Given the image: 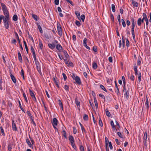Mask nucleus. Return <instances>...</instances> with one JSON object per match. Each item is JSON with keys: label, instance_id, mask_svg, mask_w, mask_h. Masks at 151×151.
Wrapping results in <instances>:
<instances>
[{"label": "nucleus", "instance_id": "f257e3e1", "mask_svg": "<svg viewBox=\"0 0 151 151\" xmlns=\"http://www.w3.org/2000/svg\"><path fill=\"white\" fill-rule=\"evenodd\" d=\"M83 44L84 47L88 50L90 49V48L87 45V39L84 38L83 40Z\"/></svg>", "mask_w": 151, "mask_h": 151}, {"label": "nucleus", "instance_id": "0eeeda50", "mask_svg": "<svg viewBox=\"0 0 151 151\" xmlns=\"http://www.w3.org/2000/svg\"><path fill=\"white\" fill-rule=\"evenodd\" d=\"M69 139L71 144H73V143H74V139L72 136L70 135L69 137Z\"/></svg>", "mask_w": 151, "mask_h": 151}, {"label": "nucleus", "instance_id": "39448f33", "mask_svg": "<svg viewBox=\"0 0 151 151\" xmlns=\"http://www.w3.org/2000/svg\"><path fill=\"white\" fill-rule=\"evenodd\" d=\"M76 81V83L78 84H80L81 83L80 79L79 77L76 76L74 79Z\"/></svg>", "mask_w": 151, "mask_h": 151}, {"label": "nucleus", "instance_id": "e433bc0d", "mask_svg": "<svg viewBox=\"0 0 151 151\" xmlns=\"http://www.w3.org/2000/svg\"><path fill=\"white\" fill-rule=\"evenodd\" d=\"M75 23L76 25L78 27H80L81 25V24L80 22L77 20L76 21Z\"/></svg>", "mask_w": 151, "mask_h": 151}, {"label": "nucleus", "instance_id": "b1692460", "mask_svg": "<svg viewBox=\"0 0 151 151\" xmlns=\"http://www.w3.org/2000/svg\"><path fill=\"white\" fill-rule=\"evenodd\" d=\"M10 19V17H5L3 19V22H9V20Z\"/></svg>", "mask_w": 151, "mask_h": 151}, {"label": "nucleus", "instance_id": "e2e57ef3", "mask_svg": "<svg viewBox=\"0 0 151 151\" xmlns=\"http://www.w3.org/2000/svg\"><path fill=\"white\" fill-rule=\"evenodd\" d=\"M143 19H145L147 18V16L145 13H143Z\"/></svg>", "mask_w": 151, "mask_h": 151}, {"label": "nucleus", "instance_id": "c756f323", "mask_svg": "<svg viewBox=\"0 0 151 151\" xmlns=\"http://www.w3.org/2000/svg\"><path fill=\"white\" fill-rule=\"evenodd\" d=\"M118 135L121 138H123L124 137V135L123 134H122L120 132H119L117 133Z\"/></svg>", "mask_w": 151, "mask_h": 151}, {"label": "nucleus", "instance_id": "4d7b16f0", "mask_svg": "<svg viewBox=\"0 0 151 151\" xmlns=\"http://www.w3.org/2000/svg\"><path fill=\"white\" fill-rule=\"evenodd\" d=\"M99 96L100 97H101L102 99H105V96L103 95L102 94H101V93L99 94Z\"/></svg>", "mask_w": 151, "mask_h": 151}, {"label": "nucleus", "instance_id": "8fccbe9b", "mask_svg": "<svg viewBox=\"0 0 151 151\" xmlns=\"http://www.w3.org/2000/svg\"><path fill=\"white\" fill-rule=\"evenodd\" d=\"M81 18L82 21L83 22L85 18V15L83 14L81 16Z\"/></svg>", "mask_w": 151, "mask_h": 151}, {"label": "nucleus", "instance_id": "72a5a7b5", "mask_svg": "<svg viewBox=\"0 0 151 151\" xmlns=\"http://www.w3.org/2000/svg\"><path fill=\"white\" fill-rule=\"evenodd\" d=\"M37 27H38V28L39 29L40 32L41 33H42L43 32V31L42 29V28L40 26V25L39 24H37Z\"/></svg>", "mask_w": 151, "mask_h": 151}, {"label": "nucleus", "instance_id": "de8ad7c7", "mask_svg": "<svg viewBox=\"0 0 151 151\" xmlns=\"http://www.w3.org/2000/svg\"><path fill=\"white\" fill-rule=\"evenodd\" d=\"M75 14L78 18H79V17L80 16V12L78 11H76L75 12Z\"/></svg>", "mask_w": 151, "mask_h": 151}, {"label": "nucleus", "instance_id": "f8f14e48", "mask_svg": "<svg viewBox=\"0 0 151 151\" xmlns=\"http://www.w3.org/2000/svg\"><path fill=\"white\" fill-rule=\"evenodd\" d=\"M75 103L77 106L78 108L79 109V107H80V102L77 99H75Z\"/></svg>", "mask_w": 151, "mask_h": 151}, {"label": "nucleus", "instance_id": "79ce46f5", "mask_svg": "<svg viewBox=\"0 0 151 151\" xmlns=\"http://www.w3.org/2000/svg\"><path fill=\"white\" fill-rule=\"evenodd\" d=\"M100 88L104 91H105L106 92H107V90L102 85H101L100 86Z\"/></svg>", "mask_w": 151, "mask_h": 151}, {"label": "nucleus", "instance_id": "680f3d73", "mask_svg": "<svg viewBox=\"0 0 151 151\" xmlns=\"http://www.w3.org/2000/svg\"><path fill=\"white\" fill-rule=\"evenodd\" d=\"M105 139L106 141V145H108V143L109 142L108 138L107 137H106L105 138Z\"/></svg>", "mask_w": 151, "mask_h": 151}, {"label": "nucleus", "instance_id": "4c0bfd02", "mask_svg": "<svg viewBox=\"0 0 151 151\" xmlns=\"http://www.w3.org/2000/svg\"><path fill=\"white\" fill-rule=\"evenodd\" d=\"M39 46L41 50H42L43 47V44L41 40L39 41Z\"/></svg>", "mask_w": 151, "mask_h": 151}, {"label": "nucleus", "instance_id": "c9c22d12", "mask_svg": "<svg viewBox=\"0 0 151 151\" xmlns=\"http://www.w3.org/2000/svg\"><path fill=\"white\" fill-rule=\"evenodd\" d=\"M142 22L141 21V18H139L138 19L137 21V24L139 26H140L141 25Z\"/></svg>", "mask_w": 151, "mask_h": 151}, {"label": "nucleus", "instance_id": "864d4df0", "mask_svg": "<svg viewBox=\"0 0 151 151\" xmlns=\"http://www.w3.org/2000/svg\"><path fill=\"white\" fill-rule=\"evenodd\" d=\"M108 144H109L108 146H109L111 150L112 149V148H113V147H112V145L111 142H109L108 143Z\"/></svg>", "mask_w": 151, "mask_h": 151}, {"label": "nucleus", "instance_id": "3c124183", "mask_svg": "<svg viewBox=\"0 0 151 151\" xmlns=\"http://www.w3.org/2000/svg\"><path fill=\"white\" fill-rule=\"evenodd\" d=\"M64 88L66 91H68L69 89V87L67 85H65L64 86Z\"/></svg>", "mask_w": 151, "mask_h": 151}, {"label": "nucleus", "instance_id": "f03ea898", "mask_svg": "<svg viewBox=\"0 0 151 151\" xmlns=\"http://www.w3.org/2000/svg\"><path fill=\"white\" fill-rule=\"evenodd\" d=\"M57 29L59 35H62V29L60 24L57 25Z\"/></svg>", "mask_w": 151, "mask_h": 151}, {"label": "nucleus", "instance_id": "9d476101", "mask_svg": "<svg viewBox=\"0 0 151 151\" xmlns=\"http://www.w3.org/2000/svg\"><path fill=\"white\" fill-rule=\"evenodd\" d=\"M56 49L59 51H61L62 50V47L60 45L58 44L56 45Z\"/></svg>", "mask_w": 151, "mask_h": 151}, {"label": "nucleus", "instance_id": "774afa93", "mask_svg": "<svg viewBox=\"0 0 151 151\" xmlns=\"http://www.w3.org/2000/svg\"><path fill=\"white\" fill-rule=\"evenodd\" d=\"M67 65L68 66H73V63L71 62H69V63H68V64Z\"/></svg>", "mask_w": 151, "mask_h": 151}, {"label": "nucleus", "instance_id": "6e6d98bb", "mask_svg": "<svg viewBox=\"0 0 151 151\" xmlns=\"http://www.w3.org/2000/svg\"><path fill=\"white\" fill-rule=\"evenodd\" d=\"M129 78L132 81H134V76L133 75H131L129 77Z\"/></svg>", "mask_w": 151, "mask_h": 151}, {"label": "nucleus", "instance_id": "393cba45", "mask_svg": "<svg viewBox=\"0 0 151 151\" xmlns=\"http://www.w3.org/2000/svg\"><path fill=\"white\" fill-rule=\"evenodd\" d=\"M124 96L127 99H128L129 98V91H127L124 94Z\"/></svg>", "mask_w": 151, "mask_h": 151}, {"label": "nucleus", "instance_id": "338daca9", "mask_svg": "<svg viewBox=\"0 0 151 151\" xmlns=\"http://www.w3.org/2000/svg\"><path fill=\"white\" fill-rule=\"evenodd\" d=\"M80 149L81 151H84V148L83 146H81Z\"/></svg>", "mask_w": 151, "mask_h": 151}, {"label": "nucleus", "instance_id": "49530a36", "mask_svg": "<svg viewBox=\"0 0 151 151\" xmlns=\"http://www.w3.org/2000/svg\"><path fill=\"white\" fill-rule=\"evenodd\" d=\"M30 95L32 97L35 96V95L33 92L31 90H30L29 91Z\"/></svg>", "mask_w": 151, "mask_h": 151}, {"label": "nucleus", "instance_id": "c03bdc74", "mask_svg": "<svg viewBox=\"0 0 151 151\" xmlns=\"http://www.w3.org/2000/svg\"><path fill=\"white\" fill-rule=\"evenodd\" d=\"M13 145L12 144H10L9 145L8 147V150H9L10 151L12 149V147Z\"/></svg>", "mask_w": 151, "mask_h": 151}, {"label": "nucleus", "instance_id": "423d86ee", "mask_svg": "<svg viewBox=\"0 0 151 151\" xmlns=\"http://www.w3.org/2000/svg\"><path fill=\"white\" fill-rule=\"evenodd\" d=\"M135 26V23L134 21V19H132V32H134V27Z\"/></svg>", "mask_w": 151, "mask_h": 151}, {"label": "nucleus", "instance_id": "20e7f679", "mask_svg": "<svg viewBox=\"0 0 151 151\" xmlns=\"http://www.w3.org/2000/svg\"><path fill=\"white\" fill-rule=\"evenodd\" d=\"M4 14L6 17H10L9 12L8 11L7 9L5 10H4L3 11Z\"/></svg>", "mask_w": 151, "mask_h": 151}, {"label": "nucleus", "instance_id": "412c9836", "mask_svg": "<svg viewBox=\"0 0 151 151\" xmlns=\"http://www.w3.org/2000/svg\"><path fill=\"white\" fill-rule=\"evenodd\" d=\"M1 6L2 8L3 11L7 9V8L5 4L3 3H1Z\"/></svg>", "mask_w": 151, "mask_h": 151}, {"label": "nucleus", "instance_id": "4be33fe9", "mask_svg": "<svg viewBox=\"0 0 151 151\" xmlns=\"http://www.w3.org/2000/svg\"><path fill=\"white\" fill-rule=\"evenodd\" d=\"M9 22H4V25L6 29H8L9 28Z\"/></svg>", "mask_w": 151, "mask_h": 151}, {"label": "nucleus", "instance_id": "13d9d810", "mask_svg": "<svg viewBox=\"0 0 151 151\" xmlns=\"http://www.w3.org/2000/svg\"><path fill=\"white\" fill-rule=\"evenodd\" d=\"M24 46H25V49H26V51H28L27 47V44H26V42L25 41H24Z\"/></svg>", "mask_w": 151, "mask_h": 151}, {"label": "nucleus", "instance_id": "aec40b11", "mask_svg": "<svg viewBox=\"0 0 151 151\" xmlns=\"http://www.w3.org/2000/svg\"><path fill=\"white\" fill-rule=\"evenodd\" d=\"M63 52L65 58L67 59H68L69 58V55L67 53V52L64 50L63 51Z\"/></svg>", "mask_w": 151, "mask_h": 151}, {"label": "nucleus", "instance_id": "2eb2a0df", "mask_svg": "<svg viewBox=\"0 0 151 151\" xmlns=\"http://www.w3.org/2000/svg\"><path fill=\"white\" fill-rule=\"evenodd\" d=\"M132 4L134 6H135L136 7H137L138 6V3L134 0H132Z\"/></svg>", "mask_w": 151, "mask_h": 151}, {"label": "nucleus", "instance_id": "a878e982", "mask_svg": "<svg viewBox=\"0 0 151 151\" xmlns=\"http://www.w3.org/2000/svg\"><path fill=\"white\" fill-rule=\"evenodd\" d=\"M92 67L94 69H96L97 68V65L96 63L95 62H93V63L92 64Z\"/></svg>", "mask_w": 151, "mask_h": 151}, {"label": "nucleus", "instance_id": "7ed1b4c3", "mask_svg": "<svg viewBox=\"0 0 151 151\" xmlns=\"http://www.w3.org/2000/svg\"><path fill=\"white\" fill-rule=\"evenodd\" d=\"M31 50L33 56L35 60H36V54L33 47L32 46L31 47Z\"/></svg>", "mask_w": 151, "mask_h": 151}, {"label": "nucleus", "instance_id": "1a4fd4ad", "mask_svg": "<svg viewBox=\"0 0 151 151\" xmlns=\"http://www.w3.org/2000/svg\"><path fill=\"white\" fill-rule=\"evenodd\" d=\"M52 123L53 126H56L57 125L58 120L56 118H53Z\"/></svg>", "mask_w": 151, "mask_h": 151}, {"label": "nucleus", "instance_id": "a19ab883", "mask_svg": "<svg viewBox=\"0 0 151 151\" xmlns=\"http://www.w3.org/2000/svg\"><path fill=\"white\" fill-rule=\"evenodd\" d=\"M121 21H122V22L123 26L124 27H125L126 26V24H125V22L124 19H121Z\"/></svg>", "mask_w": 151, "mask_h": 151}, {"label": "nucleus", "instance_id": "9b49d317", "mask_svg": "<svg viewBox=\"0 0 151 151\" xmlns=\"http://www.w3.org/2000/svg\"><path fill=\"white\" fill-rule=\"evenodd\" d=\"M49 47L52 49H54L55 47V45L54 43H49L48 44Z\"/></svg>", "mask_w": 151, "mask_h": 151}, {"label": "nucleus", "instance_id": "6ab92c4d", "mask_svg": "<svg viewBox=\"0 0 151 151\" xmlns=\"http://www.w3.org/2000/svg\"><path fill=\"white\" fill-rule=\"evenodd\" d=\"M0 131L1 132V135L4 136L5 135L4 131L1 126L0 127Z\"/></svg>", "mask_w": 151, "mask_h": 151}, {"label": "nucleus", "instance_id": "f3484780", "mask_svg": "<svg viewBox=\"0 0 151 151\" xmlns=\"http://www.w3.org/2000/svg\"><path fill=\"white\" fill-rule=\"evenodd\" d=\"M137 78H138V81L139 82V83H140V82L141 81V73L140 72H139L138 73Z\"/></svg>", "mask_w": 151, "mask_h": 151}, {"label": "nucleus", "instance_id": "052dcab7", "mask_svg": "<svg viewBox=\"0 0 151 151\" xmlns=\"http://www.w3.org/2000/svg\"><path fill=\"white\" fill-rule=\"evenodd\" d=\"M58 57L61 60H62L63 59V57H62V55H61V54L60 53H58Z\"/></svg>", "mask_w": 151, "mask_h": 151}, {"label": "nucleus", "instance_id": "5701e85b", "mask_svg": "<svg viewBox=\"0 0 151 151\" xmlns=\"http://www.w3.org/2000/svg\"><path fill=\"white\" fill-rule=\"evenodd\" d=\"M145 105L146 106V107L147 108L149 106V102H148V100L147 98V97L146 96L145 99Z\"/></svg>", "mask_w": 151, "mask_h": 151}, {"label": "nucleus", "instance_id": "473e14b6", "mask_svg": "<svg viewBox=\"0 0 151 151\" xmlns=\"http://www.w3.org/2000/svg\"><path fill=\"white\" fill-rule=\"evenodd\" d=\"M12 19L14 21H17L18 19L17 16L16 14L14 15Z\"/></svg>", "mask_w": 151, "mask_h": 151}, {"label": "nucleus", "instance_id": "09e8293b", "mask_svg": "<svg viewBox=\"0 0 151 151\" xmlns=\"http://www.w3.org/2000/svg\"><path fill=\"white\" fill-rule=\"evenodd\" d=\"M18 102H19V107H20V108L21 109V110L23 111H24V109H23V108L22 107V106H21V103H20V101L19 100Z\"/></svg>", "mask_w": 151, "mask_h": 151}, {"label": "nucleus", "instance_id": "bb28decb", "mask_svg": "<svg viewBox=\"0 0 151 151\" xmlns=\"http://www.w3.org/2000/svg\"><path fill=\"white\" fill-rule=\"evenodd\" d=\"M26 142L30 147H32V145L28 139H26Z\"/></svg>", "mask_w": 151, "mask_h": 151}, {"label": "nucleus", "instance_id": "0e129e2a", "mask_svg": "<svg viewBox=\"0 0 151 151\" xmlns=\"http://www.w3.org/2000/svg\"><path fill=\"white\" fill-rule=\"evenodd\" d=\"M126 42L127 46L128 47L129 46V43L128 39H126Z\"/></svg>", "mask_w": 151, "mask_h": 151}, {"label": "nucleus", "instance_id": "69168bd1", "mask_svg": "<svg viewBox=\"0 0 151 151\" xmlns=\"http://www.w3.org/2000/svg\"><path fill=\"white\" fill-rule=\"evenodd\" d=\"M141 64V60L139 58H138L137 60V65H139Z\"/></svg>", "mask_w": 151, "mask_h": 151}, {"label": "nucleus", "instance_id": "bf43d9fd", "mask_svg": "<svg viewBox=\"0 0 151 151\" xmlns=\"http://www.w3.org/2000/svg\"><path fill=\"white\" fill-rule=\"evenodd\" d=\"M23 97L26 101L27 102V101H27V98L26 97V94H25V93H24L23 94Z\"/></svg>", "mask_w": 151, "mask_h": 151}, {"label": "nucleus", "instance_id": "58836bf2", "mask_svg": "<svg viewBox=\"0 0 151 151\" xmlns=\"http://www.w3.org/2000/svg\"><path fill=\"white\" fill-rule=\"evenodd\" d=\"M122 80L124 86H125V85H126L125 80V77L124 76H122Z\"/></svg>", "mask_w": 151, "mask_h": 151}, {"label": "nucleus", "instance_id": "7c9ffc66", "mask_svg": "<svg viewBox=\"0 0 151 151\" xmlns=\"http://www.w3.org/2000/svg\"><path fill=\"white\" fill-rule=\"evenodd\" d=\"M106 114L107 116H110L111 115L110 113L108 111V109H106L105 110Z\"/></svg>", "mask_w": 151, "mask_h": 151}, {"label": "nucleus", "instance_id": "5fc2aeb1", "mask_svg": "<svg viewBox=\"0 0 151 151\" xmlns=\"http://www.w3.org/2000/svg\"><path fill=\"white\" fill-rule=\"evenodd\" d=\"M99 125L101 127L103 126V123H102V121L100 118V119L99 121Z\"/></svg>", "mask_w": 151, "mask_h": 151}, {"label": "nucleus", "instance_id": "dca6fc26", "mask_svg": "<svg viewBox=\"0 0 151 151\" xmlns=\"http://www.w3.org/2000/svg\"><path fill=\"white\" fill-rule=\"evenodd\" d=\"M18 59L20 61V62L22 63V57L21 55V54L19 52L18 53Z\"/></svg>", "mask_w": 151, "mask_h": 151}, {"label": "nucleus", "instance_id": "4468645a", "mask_svg": "<svg viewBox=\"0 0 151 151\" xmlns=\"http://www.w3.org/2000/svg\"><path fill=\"white\" fill-rule=\"evenodd\" d=\"M36 66H37V71L39 72V74L40 75H42V73L41 71V68H40V67L39 66V65H37Z\"/></svg>", "mask_w": 151, "mask_h": 151}, {"label": "nucleus", "instance_id": "a211bd4d", "mask_svg": "<svg viewBox=\"0 0 151 151\" xmlns=\"http://www.w3.org/2000/svg\"><path fill=\"white\" fill-rule=\"evenodd\" d=\"M10 77H11V79L12 80L13 82L14 83H16V79L15 77L13 76V75L12 74H11L10 75Z\"/></svg>", "mask_w": 151, "mask_h": 151}, {"label": "nucleus", "instance_id": "ddd939ff", "mask_svg": "<svg viewBox=\"0 0 151 151\" xmlns=\"http://www.w3.org/2000/svg\"><path fill=\"white\" fill-rule=\"evenodd\" d=\"M32 18L34 19L35 20L37 21L38 20L39 17H38L37 15L35 14H32Z\"/></svg>", "mask_w": 151, "mask_h": 151}, {"label": "nucleus", "instance_id": "37998d69", "mask_svg": "<svg viewBox=\"0 0 151 151\" xmlns=\"http://www.w3.org/2000/svg\"><path fill=\"white\" fill-rule=\"evenodd\" d=\"M20 74L21 76L23 77V79H24V70L23 69L21 70Z\"/></svg>", "mask_w": 151, "mask_h": 151}, {"label": "nucleus", "instance_id": "ea45409f", "mask_svg": "<svg viewBox=\"0 0 151 151\" xmlns=\"http://www.w3.org/2000/svg\"><path fill=\"white\" fill-rule=\"evenodd\" d=\"M83 119L85 120H87L88 119V116L86 114H84L83 117Z\"/></svg>", "mask_w": 151, "mask_h": 151}, {"label": "nucleus", "instance_id": "6e6552de", "mask_svg": "<svg viewBox=\"0 0 151 151\" xmlns=\"http://www.w3.org/2000/svg\"><path fill=\"white\" fill-rule=\"evenodd\" d=\"M12 129L13 130L16 131L17 129V128L16 127V124L14 123V121L13 120L12 121Z\"/></svg>", "mask_w": 151, "mask_h": 151}, {"label": "nucleus", "instance_id": "cd10ccee", "mask_svg": "<svg viewBox=\"0 0 151 151\" xmlns=\"http://www.w3.org/2000/svg\"><path fill=\"white\" fill-rule=\"evenodd\" d=\"M147 134L146 132H145L144 135L143 139L144 140H147Z\"/></svg>", "mask_w": 151, "mask_h": 151}, {"label": "nucleus", "instance_id": "603ef678", "mask_svg": "<svg viewBox=\"0 0 151 151\" xmlns=\"http://www.w3.org/2000/svg\"><path fill=\"white\" fill-rule=\"evenodd\" d=\"M63 136L65 138H67V136H66V133L65 131V130H63Z\"/></svg>", "mask_w": 151, "mask_h": 151}, {"label": "nucleus", "instance_id": "f704fd0d", "mask_svg": "<svg viewBox=\"0 0 151 151\" xmlns=\"http://www.w3.org/2000/svg\"><path fill=\"white\" fill-rule=\"evenodd\" d=\"M94 103L95 104V106H96V107L97 108L98 107V104L97 102V100L96 98H94Z\"/></svg>", "mask_w": 151, "mask_h": 151}, {"label": "nucleus", "instance_id": "2f4dec72", "mask_svg": "<svg viewBox=\"0 0 151 151\" xmlns=\"http://www.w3.org/2000/svg\"><path fill=\"white\" fill-rule=\"evenodd\" d=\"M111 9L113 12H114L115 11V6L113 4H112L111 5Z\"/></svg>", "mask_w": 151, "mask_h": 151}, {"label": "nucleus", "instance_id": "a18cd8bd", "mask_svg": "<svg viewBox=\"0 0 151 151\" xmlns=\"http://www.w3.org/2000/svg\"><path fill=\"white\" fill-rule=\"evenodd\" d=\"M58 102H59V104L60 105V106L61 107L62 109H63V104H62V103L61 101L60 100H59Z\"/></svg>", "mask_w": 151, "mask_h": 151}, {"label": "nucleus", "instance_id": "c85d7f7f", "mask_svg": "<svg viewBox=\"0 0 151 151\" xmlns=\"http://www.w3.org/2000/svg\"><path fill=\"white\" fill-rule=\"evenodd\" d=\"M110 124L113 129L114 130L116 129L114 125V122L113 121H111Z\"/></svg>", "mask_w": 151, "mask_h": 151}]
</instances>
